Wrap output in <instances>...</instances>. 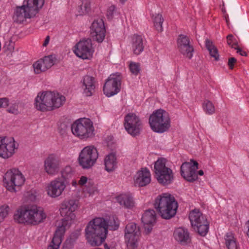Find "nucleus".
<instances>
[{
	"label": "nucleus",
	"mask_w": 249,
	"mask_h": 249,
	"mask_svg": "<svg viewBox=\"0 0 249 249\" xmlns=\"http://www.w3.org/2000/svg\"><path fill=\"white\" fill-rule=\"evenodd\" d=\"M119 225L118 218L110 216L108 219L96 217L90 220L86 229V238L92 246H99L106 240L108 230H116Z\"/></svg>",
	"instance_id": "obj_1"
},
{
	"label": "nucleus",
	"mask_w": 249,
	"mask_h": 249,
	"mask_svg": "<svg viewBox=\"0 0 249 249\" xmlns=\"http://www.w3.org/2000/svg\"><path fill=\"white\" fill-rule=\"evenodd\" d=\"M47 215L42 208L36 205H27L18 209L14 215L18 223L37 225L44 222Z\"/></svg>",
	"instance_id": "obj_2"
},
{
	"label": "nucleus",
	"mask_w": 249,
	"mask_h": 249,
	"mask_svg": "<svg viewBox=\"0 0 249 249\" xmlns=\"http://www.w3.org/2000/svg\"><path fill=\"white\" fill-rule=\"evenodd\" d=\"M65 101V97L58 92L44 91L38 93L34 106L37 110L45 112L59 108Z\"/></svg>",
	"instance_id": "obj_3"
},
{
	"label": "nucleus",
	"mask_w": 249,
	"mask_h": 249,
	"mask_svg": "<svg viewBox=\"0 0 249 249\" xmlns=\"http://www.w3.org/2000/svg\"><path fill=\"white\" fill-rule=\"evenodd\" d=\"M45 0H24L21 6L17 7L13 17L14 20L21 23L27 18L34 17L42 8Z\"/></svg>",
	"instance_id": "obj_4"
},
{
	"label": "nucleus",
	"mask_w": 249,
	"mask_h": 249,
	"mask_svg": "<svg viewBox=\"0 0 249 249\" xmlns=\"http://www.w3.org/2000/svg\"><path fill=\"white\" fill-rule=\"evenodd\" d=\"M155 206L160 216L165 219L174 217L178 207L175 197L169 193L159 196L156 199Z\"/></svg>",
	"instance_id": "obj_5"
},
{
	"label": "nucleus",
	"mask_w": 249,
	"mask_h": 249,
	"mask_svg": "<svg viewBox=\"0 0 249 249\" xmlns=\"http://www.w3.org/2000/svg\"><path fill=\"white\" fill-rule=\"evenodd\" d=\"M148 123L151 130L158 133L167 131L171 126L169 113L161 108L155 110L150 115Z\"/></svg>",
	"instance_id": "obj_6"
},
{
	"label": "nucleus",
	"mask_w": 249,
	"mask_h": 249,
	"mask_svg": "<svg viewBox=\"0 0 249 249\" xmlns=\"http://www.w3.org/2000/svg\"><path fill=\"white\" fill-rule=\"evenodd\" d=\"M77 208V203L74 199H71L63 201L59 208L60 213L63 218L57 229H62L65 233L66 230L74 221L76 218L74 212Z\"/></svg>",
	"instance_id": "obj_7"
},
{
	"label": "nucleus",
	"mask_w": 249,
	"mask_h": 249,
	"mask_svg": "<svg viewBox=\"0 0 249 249\" xmlns=\"http://www.w3.org/2000/svg\"><path fill=\"white\" fill-rule=\"evenodd\" d=\"M25 178L18 168L8 170L3 175V185L7 191L16 193L20 190L25 182Z\"/></svg>",
	"instance_id": "obj_8"
},
{
	"label": "nucleus",
	"mask_w": 249,
	"mask_h": 249,
	"mask_svg": "<svg viewBox=\"0 0 249 249\" xmlns=\"http://www.w3.org/2000/svg\"><path fill=\"white\" fill-rule=\"evenodd\" d=\"M72 134L81 140L86 141L94 137L95 129L92 122L89 119L80 118L71 125Z\"/></svg>",
	"instance_id": "obj_9"
},
{
	"label": "nucleus",
	"mask_w": 249,
	"mask_h": 249,
	"mask_svg": "<svg viewBox=\"0 0 249 249\" xmlns=\"http://www.w3.org/2000/svg\"><path fill=\"white\" fill-rule=\"evenodd\" d=\"M167 164V160L163 158H159L154 163L155 178L163 185L170 184L174 179L173 171Z\"/></svg>",
	"instance_id": "obj_10"
},
{
	"label": "nucleus",
	"mask_w": 249,
	"mask_h": 249,
	"mask_svg": "<svg viewBox=\"0 0 249 249\" xmlns=\"http://www.w3.org/2000/svg\"><path fill=\"white\" fill-rule=\"evenodd\" d=\"M189 218L192 227L195 231L201 236L207 234L209 229V222L206 216L198 209H195L190 211Z\"/></svg>",
	"instance_id": "obj_11"
},
{
	"label": "nucleus",
	"mask_w": 249,
	"mask_h": 249,
	"mask_svg": "<svg viewBox=\"0 0 249 249\" xmlns=\"http://www.w3.org/2000/svg\"><path fill=\"white\" fill-rule=\"evenodd\" d=\"M99 154L97 148L92 145L84 147L79 153L78 162L84 169L91 168L97 161Z\"/></svg>",
	"instance_id": "obj_12"
},
{
	"label": "nucleus",
	"mask_w": 249,
	"mask_h": 249,
	"mask_svg": "<svg viewBox=\"0 0 249 249\" xmlns=\"http://www.w3.org/2000/svg\"><path fill=\"white\" fill-rule=\"evenodd\" d=\"M18 148V144L12 137H0V157L3 159H8L16 153Z\"/></svg>",
	"instance_id": "obj_13"
},
{
	"label": "nucleus",
	"mask_w": 249,
	"mask_h": 249,
	"mask_svg": "<svg viewBox=\"0 0 249 249\" xmlns=\"http://www.w3.org/2000/svg\"><path fill=\"white\" fill-rule=\"evenodd\" d=\"M74 54L82 59H90L94 52L90 39H82L77 42L73 48Z\"/></svg>",
	"instance_id": "obj_14"
},
{
	"label": "nucleus",
	"mask_w": 249,
	"mask_h": 249,
	"mask_svg": "<svg viewBox=\"0 0 249 249\" xmlns=\"http://www.w3.org/2000/svg\"><path fill=\"white\" fill-rule=\"evenodd\" d=\"M67 187V183L60 178H56L49 183L45 187L47 196L51 198H56L62 195Z\"/></svg>",
	"instance_id": "obj_15"
},
{
	"label": "nucleus",
	"mask_w": 249,
	"mask_h": 249,
	"mask_svg": "<svg viewBox=\"0 0 249 249\" xmlns=\"http://www.w3.org/2000/svg\"><path fill=\"white\" fill-rule=\"evenodd\" d=\"M61 164L59 155L56 153L50 154L44 160V171L49 176H55L59 173Z\"/></svg>",
	"instance_id": "obj_16"
},
{
	"label": "nucleus",
	"mask_w": 249,
	"mask_h": 249,
	"mask_svg": "<svg viewBox=\"0 0 249 249\" xmlns=\"http://www.w3.org/2000/svg\"><path fill=\"white\" fill-rule=\"evenodd\" d=\"M121 78L119 74H111L106 80L104 87V94L107 97H112L120 91Z\"/></svg>",
	"instance_id": "obj_17"
},
{
	"label": "nucleus",
	"mask_w": 249,
	"mask_h": 249,
	"mask_svg": "<svg viewBox=\"0 0 249 249\" xmlns=\"http://www.w3.org/2000/svg\"><path fill=\"white\" fill-rule=\"evenodd\" d=\"M127 45L134 56L141 54L144 50L146 40L142 35L134 34L129 36L127 39Z\"/></svg>",
	"instance_id": "obj_18"
},
{
	"label": "nucleus",
	"mask_w": 249,
	"mask_h": 249,
	"mask_svg": "<svg viewBox=\"0 0 249 249\" xmlns=\"http://www.w3.org/2000/svg\"><path fill=\"white\" fill-rule=\"evenodd\" d=\"M198 169V163L196 161L184 162L180 167L181 175L186 180L194 182L197 179Z\"/></svg>",
	"instance_id": "obj_19"
},
{
	"label": "nucleus",
	"mask_w": 249,
	"mask_h": 249,
	"mask_svg": "<svg viewBox=\"0 0 249 249\" xmlns=\"http://www.w3.org/2000/svg\"><path fill=\"white\" fill-rule=\"evenodd\" d=\"M90 36L93 40L102 42L106 36V29L103 20L98 18L94 20L90 26Z\"/></svg>",
	"instance_id": "obj_20"
},
{
	"label": "nucleus",
	"mask_w": 249,
	"mask_h": 249,
	"mask_svg": "<svg viewBox=\"0 0 249 249\" xmlns=\"http://www.w3.org/2000/svg\"><path fill=\"white\" fill-rule=\"evenodd\" d=\"M141 122L134 113H129L125 116V130L131 135L136 136L139 134Z\"/></svg>",
	"instance_id": "obj_21"
},
{
	"label": "nucleus",
	"mask_w": 249,
	"mask_h": 249,
	"mask_svg": "<svg viewBox=\"0 0 249 249\" xmlns=\"http://www.w3.org/2000/svg\"><path fill=\"white\" fill-rule=\"evenodd\" d=\"M178 47L180 53L186 58L191 59L193 57L194 48L190 44L188 37L180 35L178 39Z\"/></svg>",
	"instance_id": "obj_22"
},
{
	"label": "nucleus",
	"mask_w": 249,
	"mask_h": 249,
	"mask_svg": "<svg viewBox=\"0 0 249 249\" xmlns=\"http://www.w3.org/2000/svg\"><path fill=\"white\" fill-rule=\"evenodd\" d=\"M173 235L174 240L181 246H188L191 243V237L186 228L178 227L175 229Z\"/></svg>",
	"instance_id": "obj_23"
},
{
	"label": "nucleus",
	"mask_w": 249,
	"mask_h": 249,
	"mask_svg": "<svg viewBox=\"0 0 249 249\" xmlns=\"http://www.w3.org/2000/svg\"><path fill=\"white\" fill-rule=\"evenodd\" d=\"M54 63V57L48 55L35 62L33 67L35 73L39 74L51 68Z\"/></svg>",
	"instance_id": "obj_24"
},
{
	"label": "nucleus",
	"mask_w": 249,
	"mask_h": 249,
	"mask_svg": "<svg viewBox=\"0 0 249 249\" xmlns=\"http://www.w3.org/2000/svg\"><path fill=\"white\" fill-rule=\"evenodd\" d=\"M157 221L156 214L154 210H147L144 212L142 217V222L143 224L144 232L150 233Z\"/></svg>",
	"instance_id": "obj_25"
},
{
	"label": "nucleus",
	"mask_w": 249,
	"mask_h": 249,
	"mask_svg": "<svg viewBox=\"0 0 249 249\" xmlns=\"http://www.w3.org/2000/svg\"><path fill=\"white\" fill-rule=\"evenodd\" d=\"M151 180L150 171L146 168H142L138 170L134 177V182L136 185L139 187L145 186L149 184Z\"/></svg>",
	"instance_id": "obj_26"
},
{
	"label": "nucleus",
	"mask_w": 249,
	"mask_h": 249,
	"mask_svg": "<svg viewBox=\"0 0 249 249\" xmlns=\"http://www.w3.org/2000/svg\"><path fill=\"white\" fill-rule=\"evenodd\" d=\"M81 83L83 94L86 96H91L95 91V78L90 75H85L83 77Z\"/></svg>",
	"instance_id": "obj_27"
},
{
	"label": "nucleus",
	"mask_w": 249,
	"mask_h": 249,
	"mask_svg": "<svg viewBox=\"0 0 249 249\" xmlns=\"http://www.w3.org/2000/svg\"><path fill=\"white\" fill-rule=\"evenodd\" d=\"M118 160L115 153L111 152L105 156V170L108 173L114 172L118 168Z\"/></svg>",
	"instance_id": "obj_28"
},
{
	"label": "nucleus",
	"mask_w": 249,
	"mask_h": 249,
	"mask_svg": "<svg viewBox=\"0 0 249 249\" xmlns=\"http://www.w3.org/2000/svg\"><path fill=\"white\" fill-rule=\"evenodd\" d=\"M64 235V230L61 228L57 229L46 249H59L62 243Z\"/></svg>",
	"instance_id": "obj_29"
},
{
	"label": "nucleus",
	"mask_w": 249,
	"mask_h": 249,
	"mask_svg": "<svg viewBox=\"0 0 249 249\" xmlns=\"http://www.w3.org/2000/svg\"><path fill=\"white\" fill-rule=\"evenodd\" d=\"M225 244L228 249H239L237 238L232 232H228L224 236Z\"/></svg>",
	"instance_id": "obj_30"
},
{
	"label": "nucleus",
	"mask_w": 249,
	"mask_h": 249,
	"mask_svg": "<svg viewBox=\"0 0 249 249\" xmlns=\"http://www.w3.org/2000/svg\"><path fill=\"white\" fill-rule=\"evenodd\" d=\"M141 236L140 228L134 222H130L125 226V238L130 236Z\"/></svg>",
	"instance_id": "obj_31"
},
{
	"label": "nucleus",
	"mask_w": 249,
	"mask_h": 249,
	"mask_svg": "<svg viewBox=\"0 0 249 249\" xmlns=\"http://www.w3.org/2000/svg\"><path fill=\"white\" fill-rule=\"evenodd\" d=\"M97 193V187L93 181L90 183V184L86 185V187L82 189V195L84 197H87L88 196H93Z\"/></svg>",
	"instance_id": "obj_32"
},
{
	"label": "nucleus",
	"mask_w": 249,
	"mask_h": 249,
	"mask_svg": "<svg viewBox=\"0 0 249 249\" xmlns=\"http://www.w3.org/2000/svg\"><path fill=\"white\" fill-rule=\"evenodd\" d=\"M140 236H130L125 238V246L127 249H138Z\"/></svg>",
	"instance_id": "obj_33"
},
{
	"label": "nucleus",
	"mask_w": 249,
	"mask_h": 249,
	"mask_svg": "<svg viewBox=\"0 0 249 249\" xmlns=\"http://www.w3.org/2000/svg\"><path fill=\"white\" fill-rule=\"evenodd\" d=\"M152 20L156 29L158 32H161L162 31V23L164 21L161 14L157 13L153 15Z\"/></svg>",
	"instance_id": "obj_34"
},
{
	"label": "nucleus",
	"mask_w": 249,
	"mask_h": 249,
	"mask_svg": "<svg viewBox=\"0 0 249 249\" xmlns=\"http://www.w3.org/2000/svg\"><path fill=\"white\" fill-rule=\"evenodd\" d=\"M60 173L61 178L65 180L71 178L74 176L75 171L71 166L68 165L61 169Z\"/></svg>",
	"instance_id": "obj_35"
},
{
	"label": "nucleus",
	"mask_w": 249,
	"mask_h": 249,
	"mask_svg": "<svg viewBox=\"0 0 249 249\" xmlns=\"http://www.w3.org/2000/svg\"><path fill=\"white\" fill-rule=\"evenodd\" d=\"M91 4L90 0H82L81 4L79 7V14L83 15L90 13L91 10Z\"/></svg>",
	"instance_id": "obj_36"
},
{
	"label": "nucleus",
	"mask_w": 249,
	"mask_h": 249,
	"mask_svg": "<svg viewBox=\"0 0 249 249\" xmlns=\"http://www.w3.org/2000/svg\"><path fill=\"white\" fill-rule=\"evenodd\" d=\"M205 44L211 56L215 60H217L219 58V54L218 53L217 48L214 46L213 42L210 40H207L206 41Z\"/></svg>",
	"instance_id": "obj_37"
},
{
	"label": "nucleus",
	"mask_w": 249,
	"mask_h": 249,
	"mask_svg": "<svg viewBox=\"0 0 249 249\" xmlns=\"http://www.w3.org/2000/svg\"><path fill=\"white\" fill-rule=\"evenodd\" d=\"M202 108L205 113L208 115H212L215 112V107L213 103L208 100H205L202 103Z\"/></svg>",
	"instance_id": "obj_38"
},
{
	"label": "nucleus",
	"mask_w": 249,
	"mask_h": 249,
	"mask_svg": "<svg viewBox=\"0 0 249 249\" xmlns=\"http://www.w3.org/2000/svg\"><path fill=\"white\" fill-rule=\"evenodd\" d=\"M128 69L130 72L135 75H138L141 71V64L139 62L129 61L127 62Z\"/></svg>",
	"instance_id": "obj_39"
},
{
	"label": "nucleus",
	"mask_w": 249,
	"mask_h": 249,
	"mask_svg": "<svg viewBox=\"0 0 249 249\" xmlns=\"http://www.w3.org/2000/svg\"><path fill=\"white\" fill-rule=\"evenodd\" d=\"M10 207L7 204L0 206V224L4 221L10 212Z\"/></svg>",
	"instance_id": "obj_40"
},
{
	"label": "nucleus",
	"mask_w": 249,
	"mask_h": 249,
	"mask_svg": "<svg viewBox=\"0 0 249 249\" xmlns=\"http://www.w3.org/2000/svg\"><path fill=\"white\" fill-rule=\"evenodd\" d=\"M6 111L8 113L17 115L20 113L18 104L16 102H9V105L7 107Z\"/></svg>",
	"instance_id": "obj_41"
},
{
	"label": "nucleus",
	"mask_w": 249,
	"mask_h": 249,
	"mask_svg": "<svg viewBox=\"0 0 249 249\" xmlns=\"http://www.w3.org/2000/svg\"><path fill=\"white\" fill-rule=\"evenodd\" d=\"M135 206V202L132 194H125V208L132 209Z\"/></svg>",
	"instance_id": "obj_42"
},
{
	"label": "nucleus",
	"mask_w": 249,
	"mask_h": 249,
	"mask_svg": "<svg viewBox=\"0 0 249 249\" xmlns=\"http://www.w3.org/2000/svg\"><path fill=\"white\" fill-rule=\"evenodd\" d=\"M4 48L6 51H8L10 52H13L15 48V43L13 40L12 37L8 38L7 40L5 41Z\"/></svg>",
	"instance_id": "obj_43"
},
{
	"label": "nucleus",
	"mask_w": 249,
	"mask_h": 249,
	"mask_svg": "<svg viewBox=\"0 0 249 249\" xmlns=\"http://www.w3.org/2000/svg\"><path fill=\"white\" fill-rule=\"evenodd\" d=\"M92 180L85 176H82L78 180L79 185L80 187H86V185L90 184Z\"/></svg>",
	"instance_id": "obj_44"
},
{
	"label": "nucleus",
	"mask_w": 249,
	"mask_h": 249,
	"mask_svg": "<svg viewBox=\"0 0 249 249\" xmlns=\"http://www.w3.org/2000/svg\"><path fill=\"white\" fill-rule=\"evenodd\" d=\"M227 43L229 45L234 49L237 48L238 46L237 41L232 35H229L227 36Z\"/></svg>",
	"instance_id": "obj_45"
},
{
	"label": "nucleus",
	"mask_w": 249,
	"mask_h": 249,
	"mask_svg": "<svg viewBox=\"0 0 249 249\" xmlns=\"http://www.w3.org/2000/svg\"><path fill=\"white\" fill-rule=\"evenodd\" d=\"M116 13V7L114 5H111L107 8V16L108 18H111Z\"/></svg>",
	"instance_id": "obj_46"
},
{
	"label": "nucleus",
	"mask_w": 249,
	"mask_h": 249,
	"mask_svg": "<svg viewBox=\"0 0 249 249\" xmlns=\"http://www.w3.org/2000/svg\"><path fill=\"white\" fill-rule=\"evenodd\" d=\"M9 105V99L7 98H0V108H5Z\"/></svg>",
	"instance_id": "obj_47"
},
{
	"label": "nucleus",
	"mask_w": 249,
	"mask_h": 249,
	"mask_svg": "<svg viewBox=\"0 0 249 249\" xmlns=\"http://www.w3.org/2000/svg\"><path fill=\"white\" fill-rule=\"evenodd\" d=\"M116 201L121 205H124V195L121 194L116 197Z\"/></svg>",
	"instance_id": "obj_48"
},
{
	"label": "nucleus",
	"mask_w": 249,
	"mask_h": 249,
	"mask_svg": "<svg viewBox=\"0 0 249 249\" xmlns=\"http://www.w3.org/2000/svg\"><path fill=\"white\" fill-rule=\"evenodd\" d=\"M236 60L234 57L230 58L228 61V66L231 69H232Z\"/></svg>",
	"instance_id": "obj_49"
},
{
	"label": "nucleus",
	"mask_w": 249,
	"mask_h": 249,
	"mask_svg": "<svg viewBox=\"0 0 249 249\" xmlns=\"http://www.w3.org/2000/svg\"><path fill=\"white\" fill-rule=\"evenodd\" d=\"M50 40V36H47L45 38V39L43 43V46L46 47L48 45Z\"/></svg>",
	"instance_id": "obj_50"
},
{
	"label": "nucleus",
	"mask_w": 249,
	"mask_h": 249,
	"mask_svg": "<svg viewBox=\"0 0 249 249\" xmlns=\"http://www.w3.org/2000/svg\"><path fill=\"white\" fill-rule=\"evenodd\" d=\"M245 226L247 229V235L249 238V219L246 222Z\"/></svg>",
	"instance_id": "obj_51"
},
{
	"label": "nucleus",
	"mask_w": 249,
	"mask_h": 249,
	"mask_svg": "<svg viewBox=\"0 0 249 249\" xmlns=\"http://www.w3.org/2000/svg\"><path fill=\"white\" fill-rule=\"evenodd\" d=\"M235 49L237 50V53H239L240 55H241L242 56H245V55H246V53L245 52H244V51H242L239 48L238 46L237 47V48H235Z\"/></svg>",
	"instance_id": "obj_52"
},
{
	"label": "nucleus",
	"mask_w": 249,
	"mask_h": 249,
	"mask_svg": "<svg viewBox=\"0 0 249 249\" xmlns=\"http://www.w3.org/2000/svg\"><path fill=\"white\" fill-rule=\"evenodd\" d=\"M72 186L76 187L77 185H79L78 180L77 181L75 179H73L71 182Z\"/></svg>",
	"instance_id": "obj_53"
},
{
	"label": "nucleus",
	"mask_w": 249,
	"mask_h": 249,
	"mask_svg": "<svg viewBox=\"0 0 249 249\" xmlns=\"http://www.w3.org/2000/svg\"><path fill=\"white\" fill-rule=\"evenodd\" d=\"M197 175H199V176H203L204 175V172L203 171V170H200L199 171H198V172H197Z\"/></svg>",
	"instance_id": "obj_54"
},
{
	"label": "nucleus",
	"mask_w": 249,
	"mask_h": 249,
	"mask_svg": "<svg viewBox=\"0 0 249 249\" xmlns=\"http://www.w3.org/2000/svg\"><path fill=\"white\" fill-rule=\"evenodd\" d=\"M120 2L123 4L124 3V0H119Z\"/></svg>",
	"instance_id": "obj_55"
}]
</instances>
